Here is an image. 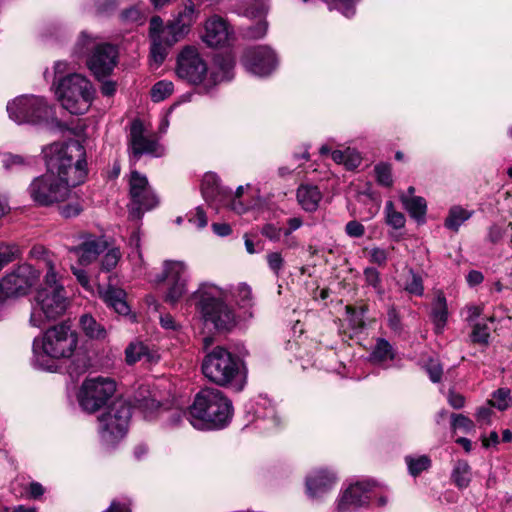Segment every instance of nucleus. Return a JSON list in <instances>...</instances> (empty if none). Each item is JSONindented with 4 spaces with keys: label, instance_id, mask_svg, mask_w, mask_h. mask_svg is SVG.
I'll use <instances>...</instances> for the list:
<instances>
[{
    "label": "nucleus",
    "instance_id": "obj_1",
    "mask_svg": "<svg viewBox=\"0 0 512 512\" xmlns=\"http://www.w3.org/2000/svg\"><path fill=\"white\" fill-rule=\"evenodd\" d=\"M42 153L46 173L32 179L27 193L35 205L49 207L65 201L86 180V151L79 141L70 140L52 143Z\"/></svg>",
    "mask_w": 512,
    "mask_h": 512
},
{
    "label": "nucleus",
    "instance_id": "obj_2",
    "mask_svg": "<svg viewBox=\"0 0 512 512\" xmlns=\"http://www.w3.org/2000/svg\"><path fill=\"white\" fill-rule=\"evenodd\" d=\"M40 250L44 254L41 263L46 272L43 285L36 292L35 304L30 316V324L38 328L43 326L46 321L61 317L69 305L66 290L60 282V264L55 257L49 255L41 247H34L31 253L38 254Z\"/></svg>",
    "mask_w": 512,
    "mask_h": 512
},
{
    "label": "nucleus",
    "instance_id": "obj_3",
    "mask_svg": "<svg viewBox=\"0 0 512 512\" xmlns=\"http://www.w3.org/2000/svg\"><path fill=\"white\" fill-rule=\"evenodd\" d=\"M78 345L77 333L62 322L47 329L33 341V365L39 369L52 370V360L70 358Z\"/></svg>",
    "mask_w": 512,
    "mask_h": 512
},
{
    "label": "nucleus",
    "instance_id": "obj_4",
    "mask_svg": "<svg viewBox=\"0 0 512 512\" xmlns=\"http://www.w3.org/2000/svg\"><path fill=\"white\" fill-rule=\"evenodd\" d=\"M232 403L222 391L205 388L199 391L189 407L188 420L199 430L224 427L232 416Z\"/></svg>",
    "mask_w": 512,
    "mask_h": 512
},
{
    "label": "nucleus",
    "instance_id": "obj_5",
    "mask_svg": "<svg viewBox=\"0 0 512 512\" xmlns=\"http://www.w3.org/2000/svg\"><path fill=\"white\" fill-rule=\"evenodd\" d=\"M197 310L206 323L219 331H228L236 325L234 310L226 303L228 291L214 284L203 283L194 292Z\"/></svg>",
    "mask_w": 512,
    "mask_h": 512
},
{
    "label": "nucleus",
    "instance_id": "obj_6",
    "mask_svg": "<svg viewBox=\"0 0 512 512\" xmlns=\"http://www.w3.org/2000/svg\"><path fill=\"white\" fill-rule=\"evenodd\" d=\"M203 375L212 383L236 390L244 386L245 376L241 360L227 349L217 346L205 355L201 365Z\"/></svg>",
    "mask_w": 512,
    "mask_h": 512
},
{
    "label": "nucleus",
    "instance_id": "obj_7",
    "mask_svg": "<svg viewBox=\"0 0 512 512\" xmlns=\"http://www.w3.org/2000/svg\"><path fill=\"white\" fill-rule=\"evenodd\" d=\"M95 89L92 83L82 74L71 73L57 82L56 94L64 109L71 114H84L90 108Z\"/></svg>",
    "mask_w": 512,
    "mask_h": 512
},
{
    "label": "nucleus",
    "instance_id": "obj_8",
    "mask_svg": "<svg viewBox=\"0 0 512 512\" xmlns=\"http://www.w3.org/2000/svg\"><path fill=\"white\" fill-rule=\"evenodd\" d=\"M91 52L87 58V66L98 79L108 76L117 64L118 51L114 45L97 43L96 39L82 32L74 49V53L83 56Z\"/></svg>",
    "mask_w": 512,
    "mask_h": 512
},
{
    "label": "nucleus",
    "instance_id": "obj_9",
    "mask_svg": "<svg viewBox=\"0 0 512 512\" xmlns=\"http://www.w3.org/2000/svg\"><path fill=\"white\" fill-rule=\"evenodd\" d=\"M9 118L17 124H41L48 121L52 115V108L40 96L21 95L7 104Z\"/></svg>",
    "mask_w": 512,
    "mask_h": 512
},
{
    "label": "nucleus",
    "instance_id": "obj_10",
    "mask_svg": "<svg viewBox=\"0 0 512 512\" xmlns=\"http://www.w3.org/2000/svg\"><path fill=\"white\" fill-rule=\"evenodd\" d=\"M149 37L151 40L150 57L158 67L166 59L169 49L185 36L171 21L163 25L159 16H153L149 23Z\"/></svg>",
    "mask_w": 512,
    "mask_h": 512
},
{
    "label": "nucleus",
    "instance_id": "obj_11",
    "mask_svg": "<svg viewBox=\"0 0 512 512\" xmlns=\"http://www.w3.org/2000/svg\"><path fill=\"white\" fill-rule=\"evenodd\" d=\"M131 418V407L123 399L115 400L108 410L99 416V432L103 441L113 444L123 438Z\"/></svg>",
    "mask_w": 512,
    "mask_h": 512
},
{
    "label": "nucleus",
    "instance_id": "obj_12",
    "mask_svg": "<svg viewBox=\"0 0 512 512\" xmlns=\"http://www.w3.org/2000/svg\"><path fill=\"white\" fill-rule=\"evenodd\" d=\"M38 279L39 272L31 265L17 266L0 280V306L7 299L27 295Z\"/></svg>",
    "mask_w": 512,
    "mask_h": 512
},
{
    "label": "nucleus",
    "instance_id": "obj_13",
    "mask_svg": "<svg viewBox=\"0 0 512 512\" xmlns=\"http://www.w3.org/2000/svg\"><path fill=\"white\" fill-rule=\"evenodd\" d=\"M116 391V383L107 377H96L83 382L79 403L83 410L93 413L106 404Z\"/></svg>",
    "mask_w": 512,
    "mask_h": 512
},
{
    "label": "nucleus",
    "instance_id": "obj_14",
    "mask_svg": "<svg viewBox=\"0 0 512 512\" xmlns=\"http://www.w3.org/2000/svg\"><path fill=\"white\" fill-rule=\"evenodd\" d=\"M129 195L132 202L129 214L133 219H140L143 211L151 210L158 204L147 177L136 170L130 174Z\"/></svg>",
    "mask_w": 512,
    "mask_h": 512
},
{
    "label": "nucleus",
    "instance_id": "obj_15",
    "mask_svg": "<svg viewBox=\"0 0 512 512\" xmlns=\"http://www.w3.org/2000/svg\"><path fill=\"white\" fill-rule=\"evenodd\" d=\"M207 64L194 46L184 47L178 55L176 73L177 76L190 84H200L206 74Z\"/></svg>",
    "mask_w": 512,
    "mask_h": 512
},
{
    "label": "nucleus",
    "instance_id": "obj_16",
    "mask_svg": "<svg viewBox=\"0 0 512 512\" xmlns=\"http://www.w3.org/2000/svg\"><path fill=\"white\" fill-rule=\"evenodd\" d=\"M242 62L249 72L258 76L269 75L278 64L276 53L267 45L246 49Z\"/></svg>",
    "mask_w": 512,
    "mask_h": 512
},
{
    "label": "nucleus",
    "instance_id": "obj_17",
    "mask_svg": "<svg viewBox=\"0 0 512 512\" xmlns=\"http://www.w3.org/2000/svg\"><path fill=\"white\" fill-rule=\"evenodd\" d=\"M187 268L181 261H166L164 271L160 281L166 280L168 290L165 301L171 304L178 302L186 293L187 288Z\"/></svg>",
    "mask_w": 512,
    "mask_h": 512
},
{
    "label": "nucleus",
    "instance_id": "obj_18",
    "mask_svg": "<svg viewBox=\"0 0 512 512\" xmlns=\"http://www.w3.org/2000/svg\"><path fill=\"white\" fill-rule=\"evenodd\" d=\"M80 243L70 247L68 251L77 257L78 263L87 266L94 263L98 257L109 247V242L104 235L81 233L78 236Z\"/></svg>",
    "mask_w": 512,
    "mask_h": 512
},
{
    "label": "nucleus",
    "instance_id": "obj_19",
    "mask_svg": "<svg viewBox=\"0 0 512 512\" xmlns=\"http://www.w3.org/2000/svg\"><path fill=\"white\" fill-rule=\"evenodd\" d=\"M130 148L134 159L138 160L143 154L159 157L163 154L156 138L146 133L143 123L134 120L130 128Z\"/></svg>",
    "mask_w": 512,
    "mask_h": 512
},
{
    "label": "nucleus",
    "instance_id": "obj_20",
    "mask_svg": "<svg viewBox=\"0 0 512 512\" xmlns=\"http://www.w3.org/2000/svg\"><path fill=\"white\" fill-rule=\"evenodd\" d=\"M371 487L369 482H356L349 485L340 493L336 501V511L354 512L362 507L368 506Z\"/></svg>",
    "mask_w": 512,
    "mask_h": 512
},
{
    "label": "nucleus",
    "instance_id": "obj_21",
    "mask_svg": "<svg viewBox=\"0 0 512 512\" xmlns=\"http://www.w3.org/2000/svg\"><path fill=\"white\" fill-rule=\"evenodd\" d=\"M234 39V31L228 22L218 15L209 17L205 22L203 41L210 47L228 45Z\"/></svg>",
    "mask_w": 512,
    "mask_h": 512
},
{
    "label": "nucleus",
    "instance_id": "obj_22",
    "mask_svg": "<svg viewBox=\"0 0 512 512\" xmlns=\"http://www.w3.org/2000/svg\"><path fill=\"white\" fill-rule=\"evenodd\" d=\"M337 480L336 474L330 470L312 471L306 477V493L311 499H321L335 487Z\"/></svg>",
    "mask_w": 512,
    "mask_h": 512
},
{
    "label": "nucleus",
    "instance_id": "obj_23",
    "mask_svg": "<svg viewBox=\"0 0 512 512\" xmlns=\"http://www.w3.org/2000/svg\"><path fill=\"white\" fill-rule=\"evenodd\" d=\"M267 13V7L264 3H255L245 10V15L252 19H258L254 25L248 26L243 32V36L249 40H257L263 38L268 30V24L264 20Z\"/></svg>",
    "mask_w": 512,
    "mask_h": 512
},
{
    "label": "nucleus",
    "instance_id": "obj_24",
    "mask_svg": "<svg viewBox=\"0 0 512 512\" xmlns=\"http://www.w3.org/2000/svg\"><path fill=\"white\" fill-rule=\"evenodd\" d=\"M297 201L306 212H314L318 209L322 199V193L319 188L311 184H301L297 188Z\"/></svg>",
    "mask_w": 512,
    "mask_h": 512
},
{
    "label": "nucleus",
    "instance_id": "obj_25",
    "mask_svg": "<svg viewBox=\"0 0 512 512\" xmlns=\"http://www.w3.org/2000/svg\"><path fill=\"white\" fill-rule=\"evenodd\" d=\"M126 362L134 364L137 361H145L148 363L157 362L158 354L152 351L142 342H133L125 350Z\"/></svg>",
    "mask_w": 512,
    "mask_h": 512
},
{
    "label": "nucleus",
    "instance_id": "obj_26",
    "mask_svg": "<svg viewBox=\"0 0 512 512\" xmlns=\"http://www.w3.org/2000/svg\"><path fill=\"white\" fill-rule=\"evenodd\" d=\"M102 299L120 315H127L130 307L126 301V292L123 289L109 286L103 293Z\"/></svg>",
    "mask_w": 512,
    "mask_h": 512
},
{
    "label": "nucleus",
    "instance_id": "obj_27",
    "mask_svg": "<svg viewBox=\"0 0 512 512\" xmlns=\"http://www.w3.org/2000/svg\"><path fill=\"white\" fill-rule=\"evenodd\" d=\"M448 318V307L446 297L438 292L432 304V320L437 333H441Z\"/></svg>",
    "mask_w": 512,
    "mask_h": 512
},
{
    "label": "nucleus",
    "instance_id": "obj_28",
    "mask_svg": "<svg viewBox=\"0 0 512 512\" xmlns=\"http://www.w3.org/2000/svg\"><path fill=\"white\" fill-rule=\"evenodd\" d=\"M197 18V11L192 1L188 0L177 17L171 22L186 36Z\"/></svg>",
    "mask_w": 512,
    "mask_h": 512
},
{
    "label": "nucleus",
    "instance_id": "obj_29",
    "mask_svg": "<svg viewBox=\"0 0 512 512\" xmlns=\"http://www.w3.org/2000/svg\"><path fill=\"white\" fill-rule=\"evenodd\" d=\"M202 195L207 202H221L222 189L219 185L218 177L213 173H208L202 180Z\"/></svg>",
    "mask_w": 512,
    "mask_h": 512
},
{
    "label": "nucleus",
    "instance_id": "obj_30",
    "mask_svg": "<svg viewBox=\"0 0 512 512\" xmlns=\"http://www.w3.org/2000/svg\"><path fill=\"white\" fill-rule=\"evenodd\" d=\"M400 200L412 218L416 219L418 222L424 221L427 211V203L423 197H408L407 195H401Z\"/></svg>",
    "mask_w": 512,
    "mask_h": 512
},
{
    "label": "nucleus",
    "instance_id": "obj_31",
    "mask_svg": "<svg viewBox=\"0 0 512 512\" xmlns=\"http://www.w3.org/2000/svg\"><path fill=\"white\" fill-rule=\"evenodd\" d=\"M79 323L82 331L87 337L97 340H101L106 337L107 332L104 326L98 323L91 315H82Z\"/></svg>",
    "mask_w": 512,
    "mask_h": 512
},
{
    "label": "nucleus",
    "instance_id": "obj_32",
    "mask_svg": "<svg viewBox=\"0 0 512 512\" xmlns=\"http://www.w3.org/2000/svg\"><path fill=\"white\" fill-rule=\"evenodd\" d=\"M394 357L395 353L392 345L387 340L380 338L377 340L369 359L372 363L381 365L388 360H393Z\"/></svg>",
    "mask_w": 512,
    "mask_h": 512
},
{
    "label": "nucleus",
    "instance_id": "obj_33",
    "mask_svg": "<svg viewBox=\"0 0 512 512\" xmlns=\"http://www.w3.org/2000/svg\"><path fill=\"white\" fill-rule=\"evenodd\" d=\"M454 484L459 489L467 488L471 481V468L467 461L458 460L451 474Z\"/></svg>",
    "mask_w": 512,
    "mask_h": 512
},
{
    "label": "nucleus",
    "instance_id": "obj_34",
    "mask_svg": "<svg viewBox=\"0 0 512 512\" xmlns=\"http://www.w3.org/2000/svg\"><path fill=\"white\" fill-rule=\"evenodd\" d=\"M472 213L465 210L461 206H453L450 208L448 216L445 220V227L457 232L459 227L471 217Z\"/></svg>",
    "mask_w": 512,
    "mask_h": 512
},
{
    "label": "nucleus",
    "instance_id": "obj_35",
    "mask_svg": "<svg viewBox=\"0 0 512 512\" xmlns=\"http://www.w3.org/2000/svg\"><path fill=\"white\" fill-rule=\"evenodd\" d=\"M231 294L240 308H248L253 303L252 290L246 283H239L235 287L226 289Z\"/></svg>",
    "mask_w": 512,
    "mask_h": 512
},
{
    "label": "nucleus",
    "instance_id": "obj_36",
    "mask_svg": "<svg viewBox=\"0 0 512 512\" xmlns=\"http://www.w3.org/2000/svg\"><path fill=\"white\" fill-rule=\"evenodd\" d=\"M404 291L411 295L422 296L424 294V285L422 276L410 268L407 272L403 286Z\"/></svg>",
    "mask_w": 512,
    "mask_h": 512
},
{
    "label": "nucleus",
    "instance_id": "obj_37",
    "mask_svg": "<svg viewBox=\"0 0 512 512\" xmlns=\"http://www.w3.org/2000/svg\"><path fill=\"white\" fill-rule=\"evenodd\" d=\"M363 276L366 286L371 287L379 296H383L384 288L380 272L374 267H366Z\"/></svg>",
    "mask_w": 512,
    "mask_h": 512
},
{
    "label": "nucleus",
    "instance_id": "obj_38",
    "mask_svg": "<svg viewBox=\"0 0 512 512\" xmlns=\"http://www.w3.org/2000/svg\"><path fill=\"white\" fill-rule=\"evenodd\" d=\"M105 251L106 253L103 255L100 261V268L102 271L110 272L118 265L120 259L122 258V253L120 248L110 246Z\"/></svg>",
    "mask_w": 512,
    "mask_h": 512
},
{
    "label": "nucleus",
    "instance_id": "obj_39",
    "mask_svg": "<svg viewBox=\"0 0 512 512\" xmlns=\"http://www.w3.org/2000/svg\"><path fill=\"white\" fill-rule=\"evenodd\" d=\"M405 462L407 464L409 473L412 476H418L423 471L427 470L431 466V460L426 455L418 457L406 456Z\"/></svg>",
    "mask_w": 512,
    "mask_h": 512
},
{
    "label": "nucleus",
    "instance_id": "obj_40",
    "mask_svg": "<svg viewBox=\"0 0 512 512\" xmlns=\"http://www.w3.org/2000/svg\"><path fill=\"white\" fill-rule=\"evenodd\" d=\"M174 90V85L171 81L162 80L158 81L151 88L150 94L154 102H160L169 97Z\"/></svg>",
    "mask_w": 512,
    "mask_h": 512
},
{
    "label": "nucleus",
    "instance_id": "obj_41",
    "mask_svg": "<svg viewBox=\"0 0 512 512\" xmlns=\"http://www.w3.org/2000/svg\"><path fill=\"white\" fill-rule=\"evenodd\" d=\"M386 223L394 229H401L405 226V216L396 211L392 201H387L385 205Z\"/></svg>",
    "mask_w": 512,
    "mask_h": 512
},
{
    "label": "nucleus",
    "instance_id": "obj_42",
    "mask_svg": "<svg viewBox=\"0 0 512 512\" xmlns=\"http://www.w3.org/2000/svg\"><path fill=\"white\" fill-rule=\"evenodd\" d=\"M21 257V250L16 244L0 245V270Z\"/></svg>",
    "mask_w": 512,
    "mask_h": 512
},
{
    "label": "nucleus",
    "instance_id": "obj_43",
    "mask_svg": "<svg viewBox=\"0 0 512 512\" xmlns=\"http://www.w3.org/2000/svg\"><path fill=\"white\" fill-rule=\"evenodd\" d=\"M511 403L510 390L507 388H499L493 393V397L489 400V405L496 407L500 411L506 410Z\"/></svg>",
    "mask_w": 512,
    "mask_h": 512
},
{
    "label": "nucleus",
    "instance_id": "obj_44",
    "mask_svg": "<svg viewBox=\"0 0 512 512\" xmlns=\"http://www.w3.org/2000/svg\"><path fill=\"white\" fill-rule=\"evenodd\" d=\"M470 337L473 343L487 346L490 339V331L488 326L485 323H476L473 326Z\"/></svg>",
    "mask_w": 512,
    "mask_h": 512
},
{
    "label": "nucleus",
    "instance_id": "obj_45",
    "mask_svg": "<svg viewBox=\"0 0 512 512\" xmlns=\"http://www.w3.org/2000/svg\"><path fill=\"white\" fill-rule=\"evenodd\" d=\"M31 157H26L18 154H6L3 158V167L11 170L18 167H25L31 164Z\"/></svg>",
    "mask_w": 512,
    "mask_h": 512
},
{
    "label": "nucleus",
    "instance_id": "obj_46",
    "mask_svg": "<svg viewBox=\"0 0 512 512\" xmlns=\"http://www.w3.org/2000/svg\"><path fill=\"white\" fill-rule=\"evenodd\" d=\"M377 182L385 187H391L393 184L391 167L388 164L380 163L375 166Z\"/></svg>",
    "mask_w": 512,
    "mask_h": 512
},
{
    "label": "nucleus",
    "instance_id": "obj_47",
    "mask_svg": "<svg viewBox=\"0 0 512 512\" xmlns=\"http://www.w3.org/2000/svg\"><path fill=\"white\" fill-rule=\"evenodd\" d=\"M452 423L451 426L454 430H462L466 433L472 432L474 430V423L468 417L462 414H452Z\"/></svg>",
    "mask_w": 512,
    "mask_h": 512
},
{
    "label": "nucleus",
    "instance_id": "obj_48",
    "mask_svg": "<svg viewBox=\"0 0 512 512\" xmlns=\"http://www.w3.org/2000/svg\"><path fill=\"white\" fill-rule=\"evenodd\" d=\"M369 261L379 267H384L388 261L389 251L381 247H372L368 251Z\"/></svg>",
    "mask_w": 512,
    "mask_h": 512
},
{
    "label": "nucleus",
    "instance_id": "obj_49",
    "mask_svg": "<svg viewBox=\"0 0 512 512\" xmlns=\"http://www.w3.org/2000/svg\"><path fill=\"white\" fill-rule=\"evenodd\" d=\"M140 233L138 230H135L131 233L129 238V246L133 248V251H131L128 254V257L132 261H138L139 264L142 262V253L140 251Z\"/></svg>",
    "mask_w": 512,
    "mask_h": 512
},
{
    "label": "nucleus",
    "instance_id": "obj_50",
    "mask_svg": "<svg viewBox=\"0 0 512 512\" xmlns=\"http://www.w3.org/2000/svg\"><path fill=\"white\" fill-rule=\"evenodd\" d=\"M268 267L276 275L279 276L280 271L283 269L285 261L279 252H271L266 256Z\"/></svg>",
    "mask_w": 512,
    "mask_h": 512
},
{
    "label": "nucleus",
    "instance_id": "obj_51",
    "mask_svg": "<svg viewBox=\"0 0 512 512\" xmlns=\"http://www.w3.org/2000/svg\"><path fill=\"white\" fill-rule=\"evenodd\" d=\"M260 232L264 237L273 242H278L283 235V230L271 223L265 224Z\"/></svg>",
    "mask_w": 512,
    "mask_h": 512
},
{
    "label": "nucleus",
    "instance_id": "obj_52",
    "mask_svg": "<svg viewBox=\"0 0 512 512\" xmlns=\"http://www.w3.org/2000/svg\"><path fill=\"white\" fill-rule=\"evenodd\" d=\"M161 417L167 421H169L170 426L179 425L183 417L185 416V412L181 409H172L169 411H161Z\"/></svg>",
    "mask_w": 512,
    "mask_h": 512
},
{
    "label": "nucleus",
    "instance_id": "obj_53",
    "mask_svg": "<svg viewBox=\"0 0 512 512\" xmlns=\"http://www.w3.org/2000/svg\"><path fill=\"white\" fill-rule=\"evenodd\" d=\"M345 232L349 237L360 238L365 234V227L360 222L352 220L345 225Z\"/></svg>",
    "mask_w": 512,
    "mask_h": 512
},
{
    "label": "nucleus",
    "instance_id": "obj_54",
    "mask_svg": "<svg viewBox=\"0 0 512 512\" xmlns=\"http://www.w3.org/2000/svg\"><path fill=\"white\" fill-rule=\"evenodd\" d=\"M426 370L432 382L441 380L443 369L437 360L431 359L426 365Z\"/></svg>",
    "mask_w": 512,
    "mask_h": 512
},
{
    "label": "nucleus",
    "instance_id": "obj_55",
    "mask_svg": "<svg viewBox=\"0 0 512 512\" xmlns=\"http://www.w3.org/2000/svg\"><path fill=\"white\" fill-rule=\"evenodd\" d=\"M81 211L82 206L78 202L66 204L60 208V214L64 218L76 217L81 213Z\"/></svg>",
    "mask_w": 512,
    "mask_h": 512
},
{
    "label": "nucleus",
    "instance_id": "obj_56",
    "mask_svg": "<svg viewBox=\"0 0 512 512\" xmlns=\"http://www.w3.org/2000/svg\"><path fill=\"white\" fill-rule=\"evenodd\" d=\"M189 222L197 228L202 229L207 226L208 219L202 208L197 207L194 216L189 218Z\"/></svg>",
    "mask_w": 512,
    "mask_h": 512
},
{
    "label": "nucleus",
    "instance_id": "obj_57",
    "mask_svg": "<svg viewBox=\"0 0 512 512\" xmlns=\"http://www.w3.org/2000/svg\"><path fill=\"white\" fill-rule=\"evenodd\" d=\"M506 230L501 226L494 224L489 227L487 238L488 240L495 244L498 243L505 235Z\"/></svg>",
    "mask_w": 512,
    "mask_h": 512
},
{
    "label": "nucleus",
    "instance_id": "obj_58",
    "mask_svg": "<svg viewBox=\"0 0 512 512\" xmlns=\"http://www.w3.org/2000/svg\"><path fill=\"white\" fill-rule=\"evenodd\" d=\"M492 410L490 407H480L476 413V419L481 425H488L491 422Z\"/></svg>",
    "mask_w": 512,
    "mask_h": 512
},
{
    "label": "nucleus",
    "instance_id": "obj_59",
    "mask_svg": "<svg viewBox=\"0 0 512 512\" xmlns=\"http://www.w3.org/2000/svg\"><path fill=\"white\" fill-rule=\"evenodd\" d=\"M303 225V220L300 217H292L287 220V228L283 230L285 237L290 236L294 231L298 230Z\"/></svg>",
    "mask_w": 512,
    "mask_h": 512
},
{
    "label": "nucleus",
    "instance_id": "obj_60",
    "mask_svg": "<svg viewBox=\"0 0 512 512\" xmlns=\"http://www.w3.org/2000/svg\"><path fill=\"white\" fill-rule=\"evenodd\" d=\"M121 19L125 22H137L141 19V14L137 8L131 7L121 13Z\"/></svg>",
    "mask_w": 512,
    "mask_h": 512
},
{
    "label": "nucleus",
    "instance_id": "obj_61",
    "mask_svg": "<svg viewBox=\"0 0 512 512\" xmlns=\"http://www.w3.org/2000/svg\"><path fill=\"white\" fill-rule=\"evenodd\" d=\"M160 324L166 330L176 331L179 328V324L170 314L161 315Z\"/></svg>",
    "mask_w": 512,
    "mask_h": 512
},
{
    "label": "nucleus",
    "instance_id": "obj_62",
    "mask_svg": "<svg viewBox=\"0 0 512 512\" xmlns=\"http://www.w3.org/2000/svg\"><path fill=\"white\" fill-rule=\"evenodd\" d=\"M448 403L454 408V409H460L465 404V398L458 393H455L454 391H450L448 394Z\"/></svg>",
    "mask_w": 512,
    "mask_h": 512
},
{
    "label": "nucleus",
    "instance_id": "obj_63",
    "mask_svg": "<svg viewBox=\"0 0 512 512\" xmlns=\"http://www.w3.org/2000/svg\"><path fill=\"white\" fill-rule=\"evenodd\" d=\"M212 229L220 237L228 236L232 232L231 226L227 223H213Z\"/></svg>",
    "mask_w": 512,
    "mask_h": 512
},
{
    "label": "nucleus",
    "instance_id": "obj_64",
    "mask_svg": "<svg viewBox=\"0 0 512 512\" xmlns=\"http://www.w3.org/2000/svg\"><path fill=\"white\" fill-rule=\"evenodd\" d=\"M104 512H131L129 504L126 502L112 501L110 506Z\"/></svg>",
    "mask_w": 512,
    "mask_h": 512
}]
</instances>
